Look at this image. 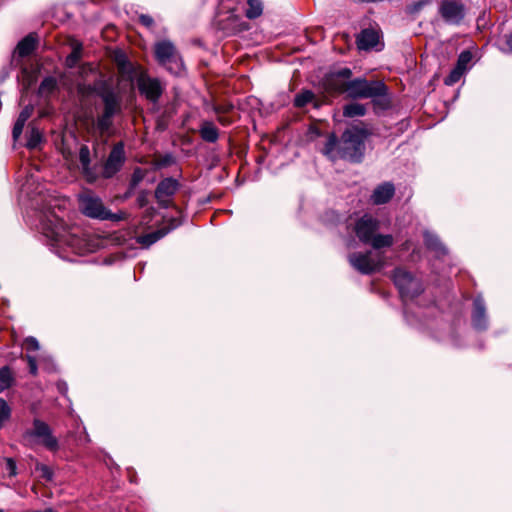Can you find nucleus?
I'll return each instance as SVG.
<instances>
[{
	"label": "nucleus",
	"mask_w": 512,
	"mask_h": 512,
	"mask_svg": "<svg viewBox=\"0 0 512 512\" xmlns=\"http://www.w3.org/2000/svg\"><path fill=\"white\" fill-rule=\"evenodd\" d=\"M393 280L403 298H414L422 293L421 282L403 268H396Z\"/></svg>",
	"instance_id": "nucleus-8"
},
{
	"label": "nucleus",
	"mask_w": 512,
	"mask_h": 512,
	"mask_svg": "<svg viewBox=\"0 0 512 512\" xmlns=\"http://www.w3.org/2000/svg\"><path fill=\"white\" fill-rule=\"evenodd\" d=\"M366 114V106L361 103L353 102L343 107V115L345 117L353 118L360 117Z\"/></svg>",
	"instance_id": "nucleus-26"
},
{
	"label": "nucleus",
	"mask_w": 512,
	"mask_h": 512,
	"mask_svg": "<svg viewBox=\"0 0 512 512\" xmlns=\"http://www.w3.org/2000/svg\"><path fill=\"white\" fill-rule=\"evenodd\" d=\"M113 61L115 62L119 73L123 77L131 78L134 72V67L128 60L126 54L122 50H115L112 54Z\"/></svg>",
	"instance_id": "nucleus-19"
},
{
	"label": "nucleus",
	"mask_w": 512,
	"mask_h": 512,
	"mask_svg": "<svg viewBox=\"0 0 512 512\" xmlns=\"http://www.w3.org/2000/svg\"><path fill=\"white\" fill-rule=\"evenodd\" d=\"M92 149L94 151V153L96 152V142H92Z\"/></svg>",
	"instance_id": "nucleus-51"
},
{
	"label": "nucleus",
	"mask_w": 512,
	"mask_h": 512,
	"mask_svg": "<svg viewBox=\"0 0 512 512\" xmlns=\"http://www.w3.org/2000/svg\"><path fill=\"white\" fill-rule=\"evenodd\" d=\"M78 208L82 214L92 219L96 218V197L95 193L87 188L78 195Z\"/></svg>",
	"instance_id": "nucleus-16"
},
{
	"label": "nucleus",
	"mask_w": 512,
	"mask_h": 512,
	"mask_svg": "<svg viewBox=\"0 0 512 512\" xmlns=\"http://www.w3.org/2000/svg\"><path fill=\"white\" fill-rule=\"evenodd\" d=\"M394 243L392 235L374 234L368 244H371L374 249H381L384 247H390Z\"/></svg>",
	"instance_id": "nucleus-27"
},
{
	"label": "nucleus",
	"mask_w": 512,
	"mask_h": 512,
	"mask_svg": "<svg viewBox=\"0 0 512 512\" xmlns=\"http://www.w3.org/2000/svg\"><path fill=\"white\" fill-rule=\"evenodd\" d=\"M439 14L449 24H459L465 15L464 5L458 0H442Z\"/></svg>",
	"instance_id": "nucleus-11"
},
{
	"label": "nucleus",
	"mask_w": 512,
	"mask_h": 512,
	"mask_svg": "<svg viewBox=\"0 0 512 512\" xmlns=\"http://www.w3.org/2000/svg\"><path fill=\"white\" fill-rule=\"evenodd\" d=\"M394 193L395 188L393 184L385 182L375 188L371 195V200L376 205L385 204L393 197Z\"/></svg>",
	"instance_id": "nucleus-18"
},
{
	"label": "nucleus",
	"mask_w": 512,
	"mask_h": 512,
	"mask_svg": "<svg viewBox=\"0 0 512 512\" xmlns=\"http://www.w3.org/2000/svg\"><path fill=\"white\" fill-rule=\"evenodd\" d=\"M14 383V376L9 367L0 368V393L9 389Z\"/></svg>",
	"instance_id": "nucleus-29"
},
{
	"label": "nucleus",
	"mask_w": 512,
	"mask_h": 512,
	"mask_svg": "<svg viewBox=\"0 0 512 512\" xmlns=\"http://www.w3.org/2000/svg\"><path fill=\"white\" fill-rule=\"evenodd\" d=\"M179 182L173 178H165L155 190V198L160 206L167 208L172 204V196L178 191Z\"/></svg>",
	"instance_id": "nucleus-13"
},
{
	"label": "nucleus",
	"mask_w": 512,
	"mask_h": 512,
	"mask_svg": "<svg viewBox=\"0 0 512 512\" xmlns=\"http://www.w3.org/2000/svg\"><path fill=\"white\" fill-rule=\"evenodd\" d=\"M37 46V39L34 35L29 34L28 36L24 37L16 46L13 57H12V63L15 66L22 67V59L31 55L33 51L35 50Z\"/></svg>",
	"instance_id": "nucleus-15"
},
{
	"label": "nucleus",
	"mask_w": 512,
	"mask_h": 512,
	"mask_svg": "<svg viewBox=\"0 0 512 512\" xmlns=\"http://www.w3.org/2000/svg\"><path fill=\"white\" fill-rule=\"evenodd\" d=\"M22 439L23 442L29 446L41 444L51 451L58 449V441L52 435L50 427L47 423L38 418L33 420V427L23 433Z\"/></svg>",
	"instance_id": "nucleus-4"
},
{
	"label": "nucleus",
	"mask_w": 512,
	"mask_h": 512,
	"mask_svg": "<svg viewBox=\"0 0 512 512\" xmlns=\"http://www.w3.org/2000/svg\"><path fill=\"white\" fill-rule=\"evenodd\" d=\"M56 86V80L53 77H47L42 81L39 87V92L41 94H49L56 88Z\"/></svg>",
	"instance_id": "nucleus-38"
},
{
	"label": "nucleus",
	"mask_w": 512,
	"mask_h": 512,
	"mask_svg": "<svg viewBox=\"0 0 512 512\" xmlns=\"http://www.w3.org/2000/svg\"><path fill=\"white\" fill-rule=\"evenodd\" d=\"M125 218H126L125 212L120 211L118 213H112L110 210H108L102 204L98 203V219L118 222V221L124 220Z\"/></svg>",
	"instance_id": "nucleus-25"
},
{
	"label": "nucleus",
	"mask_w": 512,
	"mask_h": 512,
	"mask_svg": "<svg viewBox=\"0 0 512 512\" xmlns=\"http://www.w3.org/2000/svg\"><path fill=\"white\" fill-rule=\"evenodd\" d=\"M262 10V3L260 0H248L246 17L249 19H255L262 14Z\"/></svg>",
	"instance_id": "nucleus-33"
},
{
	"label": "nucleus",
	"mask_w": 512,
	"mask_h": 512,
	"mask_svg": "<svg viewBox=\"0 0 512 512\" xmlns=\"http://www.w3.org/2000/svg\"><path fill=\"white\" fill-rule=\"evenodd\" d=\"M154 51L159 64L164 66L171 74L179 75L183 72L182 58L172 42L168 40L157 42Z\"/></svg>",
	"instance_id": "nucleus-5"
},
{
	"label": "nucleus",
	"mask_w": 512,
	"mask_h": 512,
	"mask_svg": "<svg viewBox=\"0 0 512 512\" xmlns=\"http://www.w3.org/2000/svg\"><path fill=\"white\" fill-rule=\"evenodd\" d=\"M0 512H3V510L0 509Z\"/></svg>",
	"instance_id": "nucleus-53"
},
{
	"label": "nucleus",
	"mask_w": 512,
	"mask_h": 512,
	"mask_svg": "<svg viewBox=\"0 0 512 512\" xmlns=\"http://www.w3.org/2000/svg\"><path fill=\"white\" fill-rule=\"evenodd\" d=\"M473 309V324L478 329L486 327L485 305L482 299L477 298L474 300Z\"/></svg>",
	"instance_id": "nucleus-23"
},
{
	"label": "nucleus",
	"mask_w": 512,
	"mask_h": 512,
	"mask_svg": "<svg viewBox=\"0 0 512 512\" xmlns=\"http://www.w3.org/2000/svg\"><path fill=\"white\" fill-rule=\"evenodd\" d=\"M104 104V112L101 118L98 117V130H105L111 124V117L121 110V97L117 89L104 86L98 90Z\"/></svg>",
	"instance_id": "nucleus-6"
},
{
	"label": "nucleus",
	"mask_w": 512,
	"mask_h": 512,
	"mask_svg": "<svg viewBox=\"0 0 512 512\" xmlns=\"http://www.w3.org/2000/svg\"><path fill=\"white\" fill-rule=\"evenodd\" d=\"M351 266L362 274H371L379 271L385 264V257L381 252L367 251L365 253H352L348 256Z\"/></svg>",
	"instance_id": "nucleus-7"
},
{
	"label": "nucleus",
	"mask_w": 512,
	"mask_h": 512,
	"mask_svg": "<svg viewBox=\"0 0 512 512\" xmlns=\"http://www.w3.org/2000/svg\"><path fill=\"white\" fill-rule=\"evenodd\" d=\"M133 193H134V189H132V186L129 185V188L123 195L122 199L126 200V199L130 198L133 195Z\"/></svg>",
	"instance_id": "nucleus-49"
},
{
	"label": "nucleus",
	"mask_w": 512,
	"mask_h": 512,
	"mask_svg": "<svg viewBox=\"0 0 512 512\" xmlns=\"http://www.w3.org/2000/svg\"><path fill=\"white\" fill-rule=\"evenodd\" d=\"M148 195L149 193L145 190L141 191L136 199L138 207L142 208L148 204Z\"/></svg>",
	"instance_id": "nucleus-42"
},
{
	"label": "nucleus",
	"mask_w": 512,
	"mask_h": 512,
	"mask_svg": "<svg viewBox=\"0 0 512 512\" xmlns=\"http://www.w3.org/2000/svg\"><path fill=\"white\" fill-rule=\"evenodd\" d=\"M166 234L163 230H158L156 232L148 233L145 235H141L137 238V242L142 246L149 247L159 239H161Z\"/></svg>",
	"instance_id": "nucleus-30"
},
{
	"label": "nucleus",
	"mask_w": 512,
	"mask_h": 512,
	"mask_svg": "<svg viewBox=\"0 0 512 512\" xmlns=\"http://www.w3.org/2000/svg\"><path fill=\"white\" fill-rule=\"evenodd\" d=\"M348 81H344L336 73H331L324 79V88L327 92L333 94H346V85Z\"/></svg>",
	"instance_id": "nucleus-20"
},
{
	"label": "nucleus",
	"mask_w": 512,
	"mask_h": 512,
	"mask_svg": "<svg viewBox=\"0 0 512 512\" xmlns=\"http://www.w3.org/2000/svg\"><path fill=\"white\" fill-rule=\"evenodd\" d=\"M139 22L147 28H152L154 25V20L151 16L142 14L139 16Z\"/></svg>",
	"instance_id": "nucleus-43"
},
{
	"label": "nucleus",
	"mask_w": 512,
	"mask_h": 512,
	"mask_svg": "<svg viewBox=\"0 0 512 512\" xmlns=\"http://www.w3.org/2000/svg\"><path fill=\"white\" fill-rule=\"evenodd\" d=\"M428 1H421L415 6V10L421 9V7L426 4Z\"/></svg>",
	"instance_id": "nucleus-50"
},
{
	"label": "nucleus",
	"mask_w": 512,
	"mask_h": 512,
	"mask_svg": "<svg viewBox=\"0 0 512 512\" xmlns=\"http://www.w3.org/2000/svg\"><path fill=\"white\" fill-rule=\"evenodd\" d=\"M42 231L52 241L56 253L70 261L73 259L70 258L69 253L83 256L93 253L96 247L93 233L79 227L68 228L63 218L54 212L42 221Z\"/></svg>",
	"instance_id": "nucleus-1"
},
{
	"label": "nucleus",
	"mask_w": 512,
	"mask_h": 512,
	"mask_svg": "<svg viewBox=\"0 0 512 512\" xmlns=\"http://www.w3.org/2000/svg\"><path fill=\"white\" fill-rule=\"evenodd\" d=\"M314 98H315V95L312 91H310V90L301 91L300 93H298L295 96L294 105L298 108H302V107L306 106L308 103H311L314 100Z\"/></svg>",
	"instance_id": "nucleus-32"
},
{
	"label": "nucleus",
	"mask_w": 512,
	"mask_h": 512,
	"mask_svg": "<svg viewBox=\"0 0 512 512\" xmlns=\"http://www.w3.org/2000/svg\"><path fill=\"white\" fill-rule=\"evenodd\" d=\"M472 60V53L470 51H463L460 53L456 67L460 68L464 73L468 68L469 63Z\"/></svg>",
	"instance_id": "nucleus-37"
},
{
	"label": "nucleus",
	"mask_w": 512,
	"mask_h": 512,
	"mask_svg": "<svg viewBox=\"0 0 512 512\" xmlns=\"http://www.w3.org/2000/svg\"><path fill=\"white\" fill-rule=\"evenodd\" d=\"M26 359H27V362H28V365H29V370H30V373L33 374V375H36L37 374V363H36V359L33 357V356H30V355H26Z\"/></svg>",
	"instance_id": "nucleus-44"
},
{
	"label": "nucleus",
	"mask_w": 512,
	"mask_h": 512,
	"mask_svg": "<svg viewBox=\"0 0 512 512\" xmlns=\"http://www.w3.org/2000/svg\"><path fill=\"white\" fill-rule=\"evenodd\" d=\"M424 242H425V245L431 249V250H434L438 253H444L445 252V249L444 247L442 246V244L440 243L439 239L437 238V236L429 233V232H425L424 233Z\"/></svg>",
	"instance_id": "nucleus-31"
},
{
	"label": "nucleus",
	"mask_w": 512,
	"mask_h": 512,
	"mask_svg": "<svg viewBox=\"0 0 512 512\" xmlns=\"http://www.w3.org/2000/svg\"><path fill=\"white\" fill-rule=\"evenodd\" d=\"M337 76L341 77L344 81H350L352 71L349 68H343L335 72Z\"/></svg>",
	"instance_id": "nucleus-45"
},
{
	"label": "nucleus",
	"mask_w": 512,
	"mask_h": 512,
	"mask_svg": "<svg viewBox=\"0 0 512 512\" xmlns=\"http://www.w3.org/2000/svg\"><path fill=\"white\" fill-rule=\"evenodd\" d=\"M379 34L373 29H364L357 37V45L361 50H369L377 45Z\"/></svg>",
	"instance_id": "nucleus-21"
},
{
	"label": "nucleus",
	"mask_w": 512,
	"mask_h": 512,
	"mask_svg": "<svg viewBox=\"0 0 512 512\" xmlns=\"http://www.w3.org/2000/svg\"><path fill=\"white\" fill-rule=\"evenodd\" d=\"M200 135L206 142L214 143L219 137L218 129L212 122H203L200 127Z\"/></svg>",
	"instance_id": "nucleus-24"
},
{
	"label": "nucleus",
	"mask_w": 512,
	"mask_h": 512,
	"mask_svg": "<svg viewBox=\"0 0 512 512\" xmlns=\"http://www.w3.org/2000/svg\"><path fill=\"white\" fill-rule=\"evenodd\" d=\"M125 159L126 157L124 146L121 142H119L113 146L107 159L105 160L102 167L101 176L104 178L113 177L117 172L120 171L125 162Z\"/></svg>",
	"instance_id": "nucleus-9"
},
{
	"label": "nucleus",
	"mask_w": 512,
	"mask_h": 512,
	"mask_svg": "<svg viewBox=\"0 0 512 512\" xmlns=\"http://www.w3.org/2000/svg\"><path fill=\"white\" fill-rule=\"evenodd\" d=\"M110 30H111V31H114V27L108 28V29H107V32H108V31H110ZM105 33H106V31H105V32H103V36H105Z\"/></svg>",
	"instance_id": "nucleus-52"
},
{
	"label": "nucleus",
	"mask_w": 512,
	"mask_h": 512,
	"mask_svg": "<svg viewBox=\"0 0 512 512\" xmlns=\"http://www.w3.org/2000/svg\"><path fill=\"white\" fill-rule=\"evenodd\" d=\"M7 470L11 476L16 475V464L12 459H7Z\"/></svg>",
	"instance_id": "nucleus-47"
},
{
	"label": "nucleus",
	"mask_w": 512,
	"mask_h": 512,
	"mask_svg": "<svg viewBox=\"0 0 512 512\" xmlns=\"http://www.w3.org/2000/svg\"><path fill=\"white\" fill-rule=\"evenodd\" d=\"M215 110H216V113L219 114L217 119L222 125L227 126L232 123L231 118H229L225 115H221L222 110L219 107H217Z\"/></svg>",
	"instance_id": "nucleus-46"
},
{
	"label": "nucleus",
	"mask_w": 512,
	"mask_h": 512,
	"mask_svg": "<svg viewBox=\"0 0 512 512\" xmlns=\"http://www.w3.org/2000/svg\"><path fill=\"white\" fill-rule=\"evenodd\" d=\"M346 95L351 99H372L375 110H386L391 105L388 88L380 80L356 78L347 82Z\"/></svg>",
	"instance_id": "nucleus-2"
},
{
	"label": "nucleus",
	"mask_w": 512,
	"mask_h": 512,
	"mask_svg": "<svg viewBox=\"0 0 512 512\" xmlns=\"http://www.w3.org/2000/svg\"><path fill=\"white\" fill-rule=\"evenodd\" d=\"M464 72L460 70V68H455L450 72V74L445 78L444 82L446 85H454L457 83L461 77L463 76Z\"/></svg>",
	"instance_id": "nucleus-40"
},
{
	"label": "nucleus",
	"mask_w": 512,
	"mask_h": 512,
	"mask_svg": "<svg viewBox=\"0 0 512 512\" xmlns=\"http://www.w3.org/2000/svg\"><path fill=\"white\" fill-rule=\"evenodd\" d=\"M32 113H33V106H31V105L25 106L22 109V111L20 112V114L14 124L13 130H12V135H13L14 140H17L20 137V135L22 134L23 128L25 126V123L30 118Z\"/></svg>",
	"instance_id": "nucleus-22"
},
{
	"label": "nucleus",
	"mask_w": 512,
	"mask_h": 512,
	"mask_svg": "<svg viewBox=\"0 0 512 512\" xmlns=\"http://www.w3.org/2000/svg\"><path fill=\"white\" fill-rule=\"evenodd\" d=\"M12 409L6 400L0 398V428H2L11 417Z\"/></svg>",
	"instance_id": "nucleus-36"
},
{
	"label": "nucleus",
	"mask_w": 512,
	"mask_h": 512,
	"mask_svg": "<svg viewBox=\"0 0 512 512\" xmlns=\"http://www.w3.org/2000/svg\"><path fill=\"white\" fill-rule=\"evenodd\" d=\"M145 175V170L139 167L134 169L129 183V185L132 186V189H135L139 185V183L144 179Z\"/></svg>",
	"instance_id": "nucleus-39"
},
{
	"label": "nucleus",
	"mask_w": 512,
	"mask_h": 512,
	"mask_svg": "<svg viewBox=\"0 0 512 512\" xmlns=\"http://www.w3.org/2000/svg\"><path fill=\"white\" fill-rule=\"evenodd\" d=\"M42 141V133L38 128L32 127L29 131L27 140V147L30 149L36 148Z\"/></svg>",
	"instance_id": "nucleus-35"
},
{
	"label": "nucleus",
	"mask_w": 512,
	"mask_h": 512,
	"mask_svg": "<svg viewBox=\"0 0 512 512\" xmlns=\"http://www.w3.org/2000/svg\"><path fill=\"white\" fill-rule=\"evenodd\" d=\"M506 47L504 48L507 52H512V33L506 37Z\"/></svg>",
	"instance_id": "nucleus-48"
},
{
	"label": "nucleus",
	"mask_w": 512,
	"mask_h": 512,
	"mask_svg": "<svg viewBox=\"0 0 512 512\" xmlns=\"http://www.w3.org/2000/svg\"><path fill=\"white\" fill-rule=\"evenodd\" d=\"M364 138L365 133L362 129H347L339 141V158L359 161L364 150Z\"/></svg>",
	"instance_id": "nucleus-3"
},
{
	"label": "nucleus",
	"mask_w": 512,
	"mask_h": 512,
	"mask_svg": "<svg viewBox=\"0 0 512 512\" xmlns=\"http://www.w3.org/2000/svg\"><path fill=\"white\" fill-rule=\"evenodd\" d=\"M137 85L140 93L152 103H156L159 100L164 90L159 79L151 78L145 74L139 76Z\"/></svg>",
	"instance_id": "nucleus-10"
},
{
	"label": "nucleus",
	"mask_w": 512,
	"mask_h": 512,
	"mask_svg": "<svg viewBox=\"0 0 512 512\" xmlns=\"http://www.w3.org/2000/svg\"><path fill=\"white\" fill-rule=\"evenodd\" d=\"M82 46L80 43H74L72 52L66 57V65L70 68L74 67L81 58Z\"/></svg>",
	"instance_id": "nucleus-34"
},
{
	"label": "nucleus",
	"mask_w": 512,
	"mask_h": 512,
	"mask_svg": "<svg viewBox=\"0 0 512 512\" xmlns=\"http://www.w3.org/2000/svg\"><path fill=\"white\" fill-rule=\"evenodd\" d=\"M78 92L83 97L90 96L96 87V78L93 67L88 65H83L78 70V78L76 80Z\"/></svg>",
	"instance_id": "nucleus-12"
},
{
	"label": "nucleus",
	"mask_w": 512,
	"mask_h": 512,
	"mask_svg": "<svg viewBox=\"0 0 512 512\" xmlns=\"http://www.w3.org/2000/svg\"><path fill=\"white\" fill-rule=\"evenodd\" d=\"M23 346L27 351H37L40 348L39 342L34 337H27L24 340Z\"/></svg>",
	"instance_id": "nucleus-41"
},
{
	"label": "nucleus",
	"mask_w": 512,
	"mask_h": 512,
	"mask_svg": "<svg viewBox=\"0 0 512 512\" xmlns=\"http://www.w3.org/2000/svg\"><path fill=\"white\" fill-rule=\"evenodd\" d=\"M379 228V222L371 216L364 215L355 225V233L359 240L368 244Z\"/></svg>",
	"instance_id": "nucleus-14"
},
{
	"label": "nucleus",
	"mask_w": 512,
	"mask_h": 512,
	"mask_svg": "<svg viewBox=\"0 0 512 512\" xmlns=\"http://www.w3.org/2000/svg\"><path fill=\"white\" fill-rule=\"evenodd\" d=\"M78 157L84 178L88 183H93L96 180V174L89 166L91 161L89 148L85 145L81 146Z\"/></svg>",
	"instance_id": "nucleus-17"
},
{
	"label": "nucleus",
	"mask_w": 512,
	"mask_h": 512,
	"mask_svg": "<svg viewBox=\"0 0 512 512\" xmlns=\"http://www.w3.org/2000/svg\"><path fill=\"white\" fill-rule=\"evenodd\" d=\"M339 141L334 134H331L323 149L324 154L332 159L339 157Z\"/></svg>",
	"instance_id": "nucleus-28"
}]
</instances>
